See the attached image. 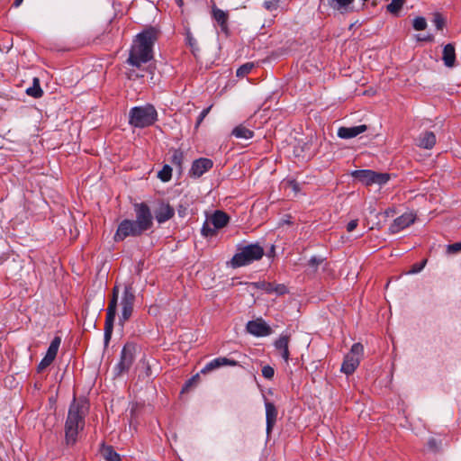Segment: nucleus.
<instances>
[{
  "mask_svg": "<svg viewBox=\"0 0 461 461\" xmlns=\"http://www.w3.org/2000/svg\"><path fill=\"white\" fill-rule=\"evenodd\" d=\"M351 176L366 185L377 184L379 185L386 184L390 179L387 173H378L370 169H359L351 173Z\"/></svg>",
  "mask_w": 461,
  "mask_h": 461,
  "instance_id": "6",
  "label": "nucleus"
},
{
  "mask_svg": "<svg viewBox=\"0 0 461 461\" xmlns=\"http://www.w3.org/2000/svg\"><path fill=\"white\" fill-rule=\"evenodd\" d=\"M212 223L210 222V221L207 219L203 227H202V230H201V233L203 237H212L216 234V230L214 227L212 228L211 227Z\"/></svg>",
  "mask_w": 461,
  "mask_h": 461,
  "instance_id": "31",
  "label": "nucleus"
},
{
  "mask_svg": "<svg viewBox=\"0 0 461 461\" xmlns=\"http://www.w3.org/2000/svg\"><path fill=\"white\" fill-rule=\"evenodd\" d=\"M145 231L134 220L125 219L118 225L114 234V240L122 241L127 237H139Z\"/></svg>",
  "mask_w": 461,
  "mask_h": 461,
  "instance_id": "9",
  "label": "nucleus"
},
{
  "mask_svg": "<svg viewBox=\"0 0 461 461\" xmlns=\"http://www.w3.org/2000/svg\"><path fill=\"white\" fill-rule=\"evenodd\" d=\"M428 447L433 452H438L440 449V442L434 438H431L428 441Z\"/></svg>",
  "mask_w": 461,
  "mask_h": 461,
  "instance_id": "42",
  "label": "nucleus"
},
{
  "mask_svg": "<svg viewBox=\"0 0 461 461\" xmlns=\"http://www.w3.org/2000/svg\"><path fill=\"white\" fill-rule=\"evenodd\" d=\"M211 108H212V105L207 107V108H204L199 114L198 118H197V122H196V124H195V128H198L199 125L202 123V122L204 120V118L207 116V114L210 113L211 111Z\"/></svg>",
  "mask_w": 461,
  "mask_h": 461,
  "instance_id": "45",
  "label": "nucleus"
},
{
  "mask_svg": "<svg viewBox=\"0 0 461 461\" xmlns=\"http://www.w3.org/2000/svg\"><path fill=\"white\" fill-rule=\"evenodd\" d=\"M135 299L136 297L132 285H125L121 301L122 314L119 317L120 324L123 325L126 321L130 320L133 312Z\"/></svg>",
  "mask_w": 461,
  "mask_h": 461,
  "instance_id": "11",
  "label": "nucleus"
},
{
  "mask_svg": "<svg viewBox=\"0 0 461 461\" xmlns=\"http://www.w3.org/2000/svg\"><path fill=\"white\" fill-rule=\"evenodd\" d=\"M170 152L172 153L171 163L181 171L185 157L184 152L179 149H172Z\"/></svg>",
  "mask_w": 461,
  "mask_h": 461,
  "instance_id": "28",
  "label": "nucleus"
},
{
  "mask_svg": "<svg viewBox=\"0 0 461 461\" xmlns=\"http://www.w3.org/2000/svg\"><path fill=\"white\" fill-rule=\"evenodd\" d=\"M432 22L438 30H442L446 24L445 18L439 13L434 14Z\"/></svg>",
  "mask_w": 461,
  "mask_h": 461,
  "instance_id": "38",
  "label": "nucleus"
},
{
  "mask_svg": "<svg viewBox=\"0 0 461 461\" xmlns=\"http://www.w3.org/2000/svg\"><path fill=\"white\" fill-rule=\"evenodd\" d=\"M133 209L136 215L134 220L146 231L153 226V215L149 206L146 203H133Z\"/></svg>",
  "mask_w": 461,
  "mask_h": 461,
  "instance_id": "12",
  "label": "nucleus"
},
{
  "mask_svg": "<svg viewBox=\"0 0 461 461\" xmlns=\"http://www.w3.org/2000/svg\"><path fill=\"white\" fill-rule=\"evenodd\" d=\"M26 94L34 98H40L43 95V91L40 85V80L37 77L33 78L32 86L26 89Z\"/></svg>",
  "mask_w": 461,
  "mask_h": 461,
  "instance_id": "29",
  "label": "nucleus"
},
{
  "mask_svg": "<svg viewBox=\"0 0 461 461\" xmlns=\"http://www.w3.org/2000/svg\"><path fill=\"white\" fill-rule=\"evenodd\" d=\"M176 3L179 6L183 5V0H176Z\"/></svg>",
  "mask_w": 461,
  "mask_h": 461,
  "instance_id": "53",
  "label": "nucleus"
},
{
  "mask_svg": "<svg viewBox=\"0 0 461 461\" xmlns=\"http://www.w3.org/2000/svg\"><path fill=\"white\" fill-rule=\"evenodd\" d=\"M212 167L213 162L212 159L200 158L192 163V167L189 170V176L194 178H198L212 169Z\"/></svg>",
  "mask_w": 461,
  "mask_h": 461,
  "instance_id": "14",
  "label": "nucleus"
},
{
  "mask_svg": "<svg viewBox=\"0 0 461 461\" xmlns=\"http://www.w3.org/2000/svg\"><path fill=\"white\" fill-rule=\"evenodd\" d=\"M416 144L420 148L430 149L436 144V136L432 131H426L416 140Z\"/></svg>",
  "mask_w": 461,
  "mask_h": 461,
  "instance_id": "21",
  "label": "nucleus"
},
{
  "mask_svg": "<svg viewBox=\"0 0 461 461\" xmlns=\"http://www.w3.org/2000/svg\"><path fill=\"white\" fill-rule=\"evenodd\" d=\"M158 178L163 182H167L172 176V168L168 165H165L158 174Z\"/></svg>",
  "mask_w": 461,
  "mask_h": 461,
  "instance_id": "32",
  "label": "nucleus"
},
{
  "mask_svg": "<svg viewBox=\"0 0 461 461\" xmlns=\"http://www.w3.org/2000/svg\"><path fill=\"white\" fill-rule=\"evenodd\" d=\"M354 0H328V5L333 10L345 14L350 11V5Z\"/></svg>",
  "mask_w": 461,
  "mask_h": 461,
  "instance_id": "24",
  "label": "nucleus"
},
{
  "mask_svg": "<svg viewBox=\"0 0 461 461\" xmlns=\"http://www.w3.org/2000/svg\"><path fill=\"white\" fill-rule=\"evenodd\" d=\"M403 5V0H393L387 5V11L391 14H396L402 9Z\"/></svg>",
  "mask_w": 461,
  "mask_h": 461,
  "instance_id": "35",
  "label": "nucleus"
},
{
  "mask_svg": "<svg viewBox=\"0 0 461 461\" xmlns=\"http://www.w3.org/2000/svg\"><path fill=\"white\" fill-rule=\"evenodd\" d=\"M118 299H119V288L118 286H114L113 288L112 292V297L109 301L108 307L106 309V319H105V324H104V344L108 345L113 330V323L117 312V304H118Z\"/></svg>",
  "mask_w": 461,
  "mask_h": 461,
  "instance_id": "5",
  "label": "nucleus"
},
{
  "mask_svg": "<svg viewBox=\"0 0 461 461\" xmlns=\"http://www.w3.org/2000/svg\"><path fill=\"white\" fill-rule=\"evenodd\" d=\"M54 360L48 356L45 355V357L41 359V361L39 363L37 366L38 373H41L44 369H46Z\"/></svg>",
  "mask_w": 461,
  "mask_h": 461,
  "instance_id": "40",
  "label": "nucleus"
},
{
  "mask_svg": "<svg viewBox=\"0 0 461 461\" xmlns=\"http://www.w3.org/2000/svg\"><path fill=\"white\" fill-rule=\"evenodd\" d=\"M238 362L227 357H217L207 363L201 373L207 374L223 366H237Z\"/></svg>",
  "mask_w": 461,
  "mask_h": 461,
  "instance_id": "18",
  "label": "nucleus"
},
{
  "mask_svg": "<svg viewBox=\"0 0 461 461\" xmlns=\"http://www.w3.org/2000/svg\"><path fill=\"white\" fill-rule=\"evenodd\" d=\"M212 16L215 21L219 23L221 28V31L227 32V21H228V14L217 7L212 8Z\"/></svg>",
  "mask_w": 461,
  "mask_h": 461,
  "instance_id": "26",
  "label": "nucleus"
},
{
  "mask_svg": "<svg viewBox=\"0 0 461 461\" xmlns=\"http://www.w3.org/2000/svg\"><path fill=\"white\" fill-rule=\"evenodd\" d=\"M412 26L416 31L425 30L427 27V22L424 17L418 16L413 20Z\"/></svg>",
  "mask_w": 461,
  "mask_h": 461,
  "instance_id": "37",
  "label": "nucleus"
},
{
  "mask_svg": "<svg viewBox=\"0 0 461 461\" xmlns=\"http://www.w3.org/2000/svg\"><path fill=\"white\" fill-rule=\"evenodd\" d=\"M158 38V31L152 26L137 34L131 45L127 63L140 68L153 59V46Z\"/></svg>",
  "mask_w": 461,
  "mask_h": 461,
  "instance_id": "1",
  "label": "nucleus"
},
{
  "mask_svg": "<svg viewBox=\"0 0 461 461\" xmlns=\"http://www.w3.org/2000/svg\"><path fill=\"white\" fill-rule=\"evenodd\" d=\"M185 211H186V208L184 207L183 205L178 206L177 212H178L179 216L184 217L185 215Z\"/></svg>",
  "mask_w": 461,
  "mask_h": 461,
  "instance_id": "49",
  "label": "nucleus"
},
{
  "mask_svg": "<svg viewBox=\"0 0 461 461\" xmlns=\"http://www.w3.org/2000/svg\"><path fill=\"white\" fill-rule=\"evenodd\" d=\"M289 345V336L288 335H281L277 340L275 342V347L277 350L281 351L288 348Z\"/></svg>",
  "mask_w": 461,
  "mask_h": 461,
  "instance_id": "34",
  "label": "nucleus"
},
{
  "mask_svg": "<svg viewBox=\"0 0 461 461\" xmlns=\"http://www.w3.org/2000/svg\"><path fill=\"white\" fill-rule=\"evenodd\" d=\"M364 352V347L360 343H355L350 352L345 356L341 366V371L349 375L355 372L360 363V358Z\"/></svg>",
  "mask_w": 461,
  "mask_h": 461,
  "instance_id": "10",
  "label": "nucleus"
},
{
  "mask_svg": "<svg viewBox=\"0 0 461 461\" xmlns=\"http://www.w3.org/2000/svg\"><path fill=\"white\" fill-rule=\"evenodd\" d=\"M274 375H275V370L272 366H263L262 368V375L267 378V379H272L274 377Z\"/></svg>",
  "mask_w": 461,
  "mask_h": 461,
  "instance_id": "43",
  "label": "nucleus"
},
{
  "mask_svg": "<svg viewBox=\"0 0 461 461\" xmlns=\"http://www.w3.org/2000/svg\"><path fill=\"white\" fill-rule=\"evenodd\" d=\"M461 251V241L449 244L447 246V252L449 254H456Z\"/></svg>",
  "mask_w": 461,
  "mask_h": 461,
  "instance_id": "44",
  "label": "nucleus"
},
{
  "mask_svg": "<svg viewBox=\"0 0 461 461\" xmlns=\"http://www.w3.org/2000/svg\"><path fill=\"white\" fill-rule=\"evenodd\" d=\"M280 353H281V356H282V357L284 358V360H285V362H288V360H289V355H290V354H289V349H288V348H285V349H284V350H281V351H280Z\"/></svg>",
  "mask_w": 461,
  "mask_h": 461,
  "instance_id": "48",
  "label": "nucleus"
},
{
  "mask_svg": "<svg viewBox=\"0 0 461 461\" xmlns=\"http://www.w3.org/2000/svg\"><path fill=\"white\" fill-rule=\"evenodd\" d=\"M280 0H265L263 3V6L267 11H276L279 6Z\"/></svg>",
  "mask_w": 461,
  "mask_h": 461,
  "instance_id": "41",
  "label": "nucleus"
},
{
  "mask_svg": "<svg viewBox=\"0 0 461 461\" xmlns=\"http://www.w3.org/2000/svg\"><path fill=\"white\" fill-rule=\"evenodd\" d=\"M197 377H198V375H196L195 376H194V377H192L191 379H189V380L186 382V384H185V386L184 390H185L186 387L190 386V385L192 384V383H193V382H194Z\"/></svg>",
  "mask_w": 461,
  "mask_h": 461,
  "instance_id": "50",
  "label": "nucleus"
},
{
  "mask_svg": "<svg viewBox=\"0 0 461 461\" xmlns=\"http://www.w3.org/2000/svg\"><path fill=\"white\" fill-rule=\"evenodd\" d=\"M324 260V258L313 256L309 259L308 266L315 271L318 267L323 263Z\"/></svg>",
  "mask_w": 461,
  "mask_h": 461,
  "instance_id": "39",
  "label": "nucleus"
},
{
  "mask_svg": "<svg viewBox=\"0 0 461 461\" xmlns=\"http://www.w3.org/2000/svg\"><path fill=\"white\" fill-rule=\"evenodd\" d=\"M247 330L255 336L264 337L271 334V328L263 321H250L247 324Z\"/></svg>",
  "mask_w": 461,
  "mask_h": 461,
  "instance_id": "15",
  "label": "nucleus"
},
{
  "mask_svg": "<svg viewBox=\"0 0 461 461\" xmlns=\"http://www.w3.org/2000/svg\"><path fill=\"white\" fill-rule=\"evenodd\" d=\"M264 256V249L258 244H249L239 249L231 258L233 267H240L259 260Z\"/></svg>",
  "mask_w": 461,
  "mask_h": 461,
  "instance_id": "4",
  "label": "nucleus"
},
{
  "mask_svg": "<svg viewBox=\"0 0 461 461\" xmlns=\"http://www.w3.org/2000/svg\"><path fill=\"white\" fill-rule=\"evenodd\" d=\"M100 454L105 461H121L120 455L112 446L102 445Z\"/></svg>",
  "mask_w": 461,
  "mask_h": 461,
  "instance_id": "25",
  "label": "nucleus"
},
{
  "mask_svg": "<svg viewBox=\"0 0 461 461\" xmlns=\"http://www.w3.org/2000/svg\"><path fill=\"white\" fill-rule=\"evenodd\" d=\"M426 262H427V260H424L420 263L414 264L411 267V269L409 270L408 274H417V273L420 272L424 268Z\"/></svg>",
  "mask_w": 461,
  "mask_h": 461,
  "instance_id": "46",
  "label": "nucleus"
},
{
  "mask_svg": "<svg viewBox=\"0 0 461 461\" xmlns=\"http://www.w3.org/2000/svg\"><path fill=\"white\" fill-rule=\"evenodd\" d=\"M208 220L212 225L218 230L228 224L230 217L222 211H216L210 218H208Z\"/></svg>",
  "mask_w": 461,
  "mask_h": 461,
  "instance_id": "23",
  "label": "nucleus"
},
{
  "mask_svg": "<svg viewBox=\"0 0 461 461\" xmlns=\"http://www.w3.org/2000/svg\"><path fill=\"white\" fill-rule=\"evenodd\" d=\"M232 135L238 139L249 140L254 136V132L243 125H239L233 129Z\"/></svg>",
  "mask_w": 461,
  "mask_h": 461,
  "instance_id": "27",
  "label": "nucleus"
},
{
  "mask_svg": "<svg viewBox=\"0 0 461 461\" xmlns=\"http://www.w3.org/2000/svg\"><path fill=\"white\" fill-rule=\"evenodd\" d=\"M23 0H14V4H13V5H14V7H18V6H20V5L23 3Z\"/></svg>",
  "mask_w": 461,
  "mask_h": 461,
  "instance_id": "51",
  "label": "nucleus"
},
{
  "mask_svg": "<svg viewBox=\"0 0 461 461\" xmlns=\"http://www.w3.org/2000/svg\"><path fill=\"white\" fill-rule=\"evenodd\" d=\"M442 60L444 65L447 68H453L456 66V52L455 47L452 43H448L444 47Z\"/></svg>",
  "mask_w": 461,
  "mask_h": 461,
  "instance_id": "22",
  "label": "nucleus"
},
{
  "mask_svg": "<svg viewBox=\"0 0 461 461\" xmlns=\"http://www.w3.org/2000/svg\"><path fill=\"white\" fill-rule=\"evenodd\" d=\"M145 231L134 220L125 219L118 225L114 234V240L122 241L127 237H139Z\"/></svg>",
  "mask_w": 461,
  "mask_h": 461,
  "instance_id": "8",
  "label": "nucleus"
},
{
  "mask_svg": "<svg viewBox=\"0 0 461 461\" xmlns=\"http://www.w3.org/2000/svg\"><path fill=\"white\" fill-rule=\"evenodd\" d=\"M414 221L415 217L412 213H403L393 221V222L390 225L389 230L393 234L397 233L410 226L414 222Z\"/></svg>",
  "mask_w": 461,
  "mask_h": 461,
  "instance_id": "16",
  "label": "nucleus"
},
{
  "mask_svg": "<svg viewBox=\"0 0 461 461\" xmlns=\"http://www.w3.org/2000/svg\"><path fill=\"white\" fill-rule=\"evenodd\" d=\"M265 408H266V422H267L266 429H267V437H269L273 430V428L276 422L277 410H276V405L273 402H268V401H267L265 402Z\"/></svg>",
  "mask_w": 461,
  "mask_h": 461,
  "instance_id": "17",
  "label": "nucleus"
},
{
  "mask_svg": "<svg viewBox=\"0 0 461 461\" xmlns=\"http://www.w3.org/2000/svg\"><path fill=\"white\" fill-rule=\"evenodd\" d=\"M175 214V210L169 203H161L155 211V218L161 224L170 220Z\"/></svg>",
  "mask_w": 461,
  "mask_h": 461,
  "instance_id": "20",
  "label": "nucleus"
},
{
  "mask_svg": "<svg viewBox=\"0 0 461 461\" xmlns=\"http://www.w3.org/2000/svg\"><path fill=\"white\" fill-rule=\"evenodd\" d=\"M185 41H186V43L189 45V47L192 49L193 53L199 50L197 41L194 38V36L189 29H187L185 32Z\"/></svg>",
  "mask_w": 461,
  "mask_h": 461,
  "instance_id": "33",
  "label": "nucleus"
},
{
  "mask_svg": "<svg viewBox=\"0 0 461 461\" xmlns=\"http://www.w3.org/2000/svg\"><path fill=\"white\" fill-rule=\"evenodd\" d=\"M146 375L148 376H150L152 375L151 370H150V366L149 365L147 366V368H146Z\"/></svg>",
  "mask_w": 461,
  "mask_h": 461,
  "instance_id": "52",
  "label": "nucleus"
},
{
  "mask_svg": "<svg viewBox=\"0 0 461 461\" xmlns=\"http://www.w3.org/2000/svg\"><path fill=\"white\" fill-rule=\"evenodd\" d=\"M87 402L74 400L69 406L65 423V441L68 446H74L78 434L85 428V417L87 413Z\"/></svg>",
  "mask_w": 461,
  "mask_h": 461,
  "instance_id": "2",
  "label": "nucleus"
},
{
  "mask_svg": "<svg viewBox=\"0 0 461 461\" xmlns=\"http://www.w3.org/2000/svg\"><path fill=\"white\" fill-rule=\"evenodd\" d=\"M60 343H61V339L59 337H55L48 348L46 356H48L49 357H50L54 360L57 356Z\"/></svg>",
  "mask_w": 461,
  "mask_h": 461,
  "instance_id": "30",
  "label": "nucleus"
},
{
  "mask_svg": "<svg viewBox=\"0 0 461 461\" xmlns=\"http://www.w3.org/2000/svg\"><path fill=\"white\" fill-rule=\"evenodd\" d=\"M253 68H254V64L251 62L243 64L237 69L236 75H237V77H244V76L248 75L249 73H250V71L252 70Z\"/></svg>",
  "mask_w": 461,
  "mask_h": 461,
  "instance_id": "36",
  "label": "nucleus"
},
{
  "mask_svg": "<svg viewBox=\"0 0 461 461\" xmlns=\"http://www.w3.org/2000/svg\"><path fill=\"white\" fill-rule=\"evenodd\" d=\"M136 346L134 343L128 342L122 349L120 361L114 366L115 376H120L126 373L131 367L135 359Z\"/></svg>",
  "mask_w": 461,
  "mask_h": 461,
  "instance_id": "7",
  "label": "nucleus"
},
{
  "mask_svg": "<svg viewBox=\"0 0 461 461\" xmlns=\"http://www.w3.org/2000/svg\"><path fill=\"white\" fill-rule=\"evenodd\" d=\"M158 121V112L154 105L132 107L129 112V123L134 128H146L153 125Z\"/></svg>",
  "mask_w": 461,
  "mask_h": 461,
  "instance_id": "3",
  "label": "nucleus"
},
{
  "mask_svg": "<svg viewBox=\"0 0 461 461\" xmlns=\"http://www.w3.org/2000/svg\"><path fill=\"white\" fill-rule=\"evenodd\" d=\"M249 286L265 291L267 294H275L278 296L286 294L288 293L287 287L283 284H275L266 281L252 282Z\"/></svg>",
  "mask_w": 461,
  "mask_h": 461,
  "instance_id": "13",
  "label": "nucleus"
},
{
  "mask_svg": "<svg viewBox=\"0 0 461 461\" xmlns=\"http://www.w3.org/2000/svg\"><path fill=\"white\" fill-rule=\"evenodd\" d=\"M366 130L367 126L366 124L352 127H340L339 128L337 134L340 139H351L365 132Z\"/></svg>",
  "mask_w": 461,
  "mask_h": 461,
  "instance_id": "19",
  "label": "nucleus"
},
{
  "mask_svg": "<svg viewBox=\"0 0 461 461\" xmlns=\"http://www.w3.org/2000/svg\"><path fill=\"white\" fill-rule=\"evenodd\" d=\"M357 224H358V220H352V221H350L347 224V230H348V232L353 231V230L357 227Z\"/></svg>",
  "mask_w": 461,
  "mask_h": 461,
  "instance_id": "47",
  "label": "nucleus"
}]
</instances>
